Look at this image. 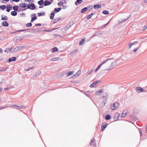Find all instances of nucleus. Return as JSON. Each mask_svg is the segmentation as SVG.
<instances>
[{
    "label": "nucleus",
    "instance_id": "1",
    "mask_svg": "<svg viewBox=\"0 0 147 147\" xmlns=\"http://www.w3.org/2000/svg\"><path fill=\"white\" fill-rule=\"evenodd\" d=\"M119 105V103L117 102H115L113 104L110 105V108L113 110H115L118 109Z\"/></svg>",
    "mask_w": 147,
    "mask_h": 147
},
{
    "label": "nucleus",
    "instance_id": "2",
    "mask_svg": "<svg viewBox=\"0 0 147 147\" xmlns=\"http://www.w3.org/2000/svg\"><path fill=\"white\" fill-rule=\"evenodd\" d=\"M50 1L47 0H45L44 2V6H47L49 5L53 2V0H49Z\"/></svg>",
    "mask_w": 147,
    "mask_h": 147
},
{
    "label": "nucleus",
    "instance_id": "3",
    "mask_svg": "<svg viewBox=\"0 0 147 147\" xmlns=\"http://www.w3.org/2000/svg\"><path fill=\"white\" fill-rule=\"evenodd\" d=\"M136 90L137 92L138 93H140L141 92H144L145 91L143 88L140 87H137Z\"/></svg>",
    "mask_w": 147,
    "mask_h": 147
},
{
    "label": "nucleus",
    "instance_id": "4",
    "mask_svg": "<svg viewBox=\"0 0 147 147\" xmlns=\"http://www.w3.org/2000/svg\"><path fill=\"white\" fill-rule=\"evenodd\" d=\"M101 82V81L100 80L95 81L90 85V87L91 88L94 87L95 85H97L98 83H100Z\"/></svg>",
    "mask_w": 147,
    "mask_h": 147
},
{
    "label": "nucleus",
    "instance_id": "5",
    "mask_svg": "<svg viewBox=\"0 0 147 147\" xmlns=\"http://www.w3.org/2000/svg\"><path fill=\"white\" fill-rule=\"evenodd\" d=\"M35 16L36 14L35 13H33L31 15V19L30 21L31 22H33L37 19V17L36 16Z\"/></svg>",
    "mask_w": 147,
    "mask_h": 147
},
{
    "label": "nucleus",
    "instance_id": "6",
    "mask_svg": "<svg viewBox=\"0 0 147 147\" xmlns=\"http://www.w3.org/2000/svg\"><path fill=\"white\" fill-rule=\"evenodd\" d=\"M107 126V123H106L104 122L102 123L101 125V130L103 131L105 129L106 127Z\"/></svg>",
    "mask_w": 147,
    "mask_h": 147
},
{
    "label": "nucleus",
    "instance_id": "7",
    "mask_svg": "<svg viewBox=\"0 0 147 147\" xmlns=\"http://www.w3.org/2000/svg\"><path fill=\"white\" fill-rule=\"evenodd\" d=\"M74 23V22L72 21L67 25L66 26V28H67V29L70 28Z\"/></svg>",
    "mask_w": 147,
    "mask_h": 147
},
{
    "label": "nucleus",
    "instance_id": "8",
    "mask_svg": "<svg viewBox=\"0 0 147 147\" xmlns=\"http://www.w3.org/2000/svg\"><path fill=\"white\" fill-rule=\"evenodd\" d=\"M119 116L120 114L119 113H115L114 117V120L115 121L117 120L118 117H119Z\"/></svg>",
    "mask_w": 147,
    "mask_h": 147
},
{
    "label": "nucleus",
    "instance_id": "9",
    "mask_svg": "<svg viewBox=\"0 0 147 147\" xmlns=\"http://www.w3.org/2000/svg\"><path fill=\"white\" fill-rule=\"evenodd\" d=\"M127 114V109L125 110L123 112L122 114L121 115V117H125Z\"/></svg>",
    "mask_w": 147,
    "mask_h": 147
},
{
    "label": "nucleus",
    "instance_id": "10",
    "mask_svg": "<svg viewBox=\"0 0 147 147\" xmlns=\"http://www.w3.org/2000/svg\"><path fill=\"white\" fill-rule=\"evenodd\" d=\"M16 58L15 57H13L12 58H9V59L7 62L10 63L12 61H14L16 60Z\"/></svg>",
    "mask_w": 147,
    "mask_h": 147
},
{
    "label": "nucleus",
    "instance_id": "11",
    "mask_svg": "<svg viewBox=\"0 0 147 147\" xmlns=\"http://www.w3.org/2000/svg\"><path fill=\"white\" fill-rule=\"evenodd\" d=\"M81 71L79 70L78 71V72L76 73L74 75L72 76V78H74L75 77V78L78 77L80 74Z\"/></svg>",
    "mask_w": 147,
    "mask_h": 147
},
{
    "label": "nucleus",
    "instance_id": "12",
    "mask_svg": "<svg viewBox=\"0 0 147 147\" xmlns=\"http://www.w3.org/2000/svg\"><path fill=\"white\" fill-rule=\"evenodd\" d=\"M25 47L26 46H21L19 47H17L14 48V49H16V51H18L19 50H20L23 48H25Z\"/></svg>",
    "mask_w": 147,
    "mask_h": 147
},
{
    "label": "nucleus",
    "instance_id": "13",
    "mask_svg": "<svg viewBox=\"0 0 147 147\" xmlns=\"http://www.w3.org/2000/svg\"><path fill=\"white\" fill-rule=\"evenodd\" d=\"M103 92V90L101 89L99 90H97L96 92H95V94L96 95H100V93Z\"/></svg>",
    "mask_w": 147,
    "mask_h": 147
},
{
    "label": "nucleus",
    "instance_id": "14",
    "mask_svg": "<svg viewBox=\"0 0 147 147\" xmlns=\"http://www.w3.org/2000/svg\"><path fill=\"white\" fill-rule=\"evenodd\" d=\"M2 25L4 26L7 27L8 26L9 24L6 21H5L2 22Z\"/></svg>",
    "mask_w": 147,
    "mask_h": 147
},
{
    "label": "nucleus",
    "instance_id": "15",
    "mask_svg": "<svg viewBox=\"0 0 147 147\" xmlns=\"http://www.w3.org/2000/svg\"><path fill=\"white\" fill-rule=\"evenodd\" d=\"M101 7V5L100 4H95L94 5V7L95 9L100 8Z\"/></svg>",
    "mask_w": 147,
    "mask_h": 147
},
{
    "label": "nucleus",
    "instance_id": "16",
    "mask_svg": "<svg viewBox=\"0 0 147 147\" xmlns=\"http://www.w3.org/2000/svg\"><path fill=\"white\" fill-rule=\"evenodd\" d=\"M28 5H30V9L34 10L35 8V6L34 3H31L30 5V4H28Z\"/></svg>",
    "mask_w": 147,
    "mask_h": 147
},
{
    "label": "nucleus",
    "instance_id": "17",
    "mask_svg": "<svg viewBox=\"0 0 147 147\" xmlns=\"http://www.w3.org/2000/svg\"><path fill=\"white\" fill-rule=\"evenodd\" d=\"M55 15V11H52L51 13V16H50V18L51 19H53L54 18Z\"/></svg>",
    "mask_w": 147,
    "mask_h": 147
},
{
    "label": "nucleus",
    "instance_id": "18",
    "mask_svg": "<svg viewBox=\"0 0 147 147\" xmlns=\"http://www.w3.org/2000/svg\"><path fill=\"white\" fill-rule=\"evenodd\" d=\"M85 38H83L80 41L79 43L80 45H83L84 43V42L85 41Z\"/></svg>",
    "mask_w": 147,
    "mask_h": 147
},
{
    "label": "nucleus",
    "instance_id": "19",
    "mask_svg": "<svg viewBox=\"0 0 147 147\" xmlns=\"http://www.w3.org/2000/svg\"><path fill=\"white\" fill-rule=\"evenodd\" d=\"M60 59V58L59 57H53L51 59V60L53 61H58Z\"/></svg>",
    "mask_w": 147,
    "mask_h": 147
},
{
    "label": "nucleus",
    "instance_id": "20",
    "mask_svg": "<svg viewBox=\"0 0 147 147\" xmlns=\"http://www.w3.org/2000/svg\"><path fill=\"white\" fill-rule=\"evenodd\" d=\"M38 4L40 5H44V2L43 0H40L38 2Z\"/></svg>",
    "mask_w": 147,
    "mask_h": 147
},
{
    "label": "nucleus",
    "instance_id": "21",
    "mask_svg": "<svg viewBox=\"0 0 147 147\" xmlns=\"http://www.w3.org/2000/svg\"><path fill=\"white\" fill-rule=\"evenodd\" d=\"M11 15L12 16H15L17 15V13L16 11H13L11 13Z\"/></svg>",
    "mask_w": 147,
    "mask_h": 147
},
{
    "label": "nucleus",
    "instance_id": "22",
    "mask_svg": "<svg viewBox=\"0 0 147 147\" xmlns=\"http://www.w3.org/2000/svg\"><path fill=\"white\" fill-rule=\"evenodd\" d=\"M88 10V8L87 7H85L83 8L81 10V12L82 13H83L84 12Z\"/></svg>",
    "mask_w": 147,
    "mask_h": 147
},
{
    "label": "nucleus",
    "instance_id": "23",
    "mask_svg": "<svg viewBox=\"0 0 147 147\" xmlns=\"http://www.w3.org/2000/svg\"><path fill=\"white\" fill-rule=\"evenodd\" d=\"M62 8L61 7H59L58 8H55L54 9L55 12L56 11L57 12H59L61 9Z\"/></svg>",
    "mask_w": 147,
    "mask_h": 147
},
{
    "label": "nucleus",
    "instance_id": "24",
    "mask_svg": "<svg viewBox=\"0 0 147 147\" xmlns=\"http://www.w3.org/2000/svg\"><path fill=\"white\" fill-rule=\"evenodd\" d=\"M74 73V71H70L69 73H67V77H69L70 75H72Z\"/></svg>",
    "mask_w": 147,
    "mask_h": 147
},
{
    "label": "nucleus",
    "instance_id": "25",
    "mask_svg": "<svg viewBox=\"0 0 147 147\" xmlns=\"http://www.w3.org/2000/svg\"><path fill=\"white\" fill-rule=\"evenodd\" d=\"M87 7L88 8V9L89 11H91L93 9V6L92 5L88 6Z\"/></svg>",
    "mask_w": 147,
    "mask_h": 147
},
{
    "label": "nucleus",
    "instance_id": "26",
    "mask_svg": "<svg viewBox=\"0 0 147 147\" xmlns=\"http://www.w3.org/2000/svg\"><path fill=\"white\" fill-rule=\"evenodd\" d=\"M26 3H20V6L22 7V8H25L26 6Z\"/></svg>",
    "mask_w": 147,
    "mask_h": 147
},
{
    "label": "nucleus",
    "instance_id": "27",
    "mask_svg": "<svg viewBox=\"0 0 147 147\" xmlns=\"http://www.w3.org/2000/svg\"><path fill=\"white\" fill-rule=\"evenodd\" d=\"M111 116L109 115H107L105 116V119L107 120H109L111 118Z\"/></svg>",
    "mask_w": 147,
    "mask_h": 147
},
{
    "label": "nucleus",
    "instance_id": "28",
    "mask_svg": "<svg viewBox=\"0 0 147 147\" xmlns=\"http://www.w3.org/2000/svg\"><path fill=\"white\" fill-rule=\"evenodd\" d=\"M13 9L15 11H17L18 9V7L16 5L14 6L13 7Z\"/></svg>",
    "mask_w": 147,
    "mask_h": 147
},
{
    "label": "nucleus",
    "instance_id": "29",
    "mask_svg": "<svg viewBox=\"0 0 147 147\" xmlns=\"http://www.w3.org/2000/svg\"><path fill=\"white\" fill-rule=\"evenodd\" d=\"M3 15H2V16H1V20H8L7 17L6 16H4V17H3Z\"/></svg>",
    "mask_w": 147,
    "mask_h": 147
},
{
    "label": "nucleus",
    "instance_id": "30",
    "mask_svg": "<svg viewBox=\"0 0 147 147\" xmlns=\"http://www.w3.org/2000/svg\"><path fill=\"white\" fill-rule=\"evenodd\" d=\"M40 74V71H37L36 72V73L35 74H34V77H36L38 75Z\"/></svg>",
    "mask_w": 147,
    "mask_h": 147
},
{
    "label": "nucleus",
    "instance_id": "31",
    "mask_svg": "<svg viewBox=\"0 0 147 147\" xmlns=\"http://www.w3.org/2000/svg\"><path fill=\"white\" fill-rule=\"evenodd\" d=\"M102 13L104 14L107 15L109 13V12L108 11L104 10L102 11Z\"/></svg>",
    "mask_w": 147,
    "mask_h": 147
},
{
    "label": "nucleus",
    "instance_id": "32",
    "mask_svg": "<svg viewBox=\"0 0 147 147\" xmlns=\"http://www.w3.org/2000/svg\"><path fill=\"white\" fill-rule=\"evenodd\" d=\"M58 49L57 47H54L53 48V52H56L58 51Z\"/></svg>",
    "mask_w": 147,
    "mask_h": 147
},
{
    "label": "nucleus",
    "instance_id": "33",
    "mask_svg": "<svg viewBox=\"0 0 147 147\" xmlns=\"http://www.w3.org/2000/svg\"><path fill=\"white\" fill-rule=\"evenodd\" d=\"M63 4V3L61 1L57 3V5L58 6H62Z\"/></svg>",
    "mask_w": 147,
    "mask_h": 147
},
{
    "label": "nucleus",
    "instance_id": "34",
    "mask_svg": "<svg viewBox=\"0 0 147 147\" xmlns=\"http://www.w3.org/2000/svg\"><path fill=\"white\" fill-rule=\"evenodd\" d=\"M26 27H30L32 26V24L31 23H28L26 24Z\"/></svg>",
    "mask_w": 147,
    "mask_h": 147
},
{
    "label": "nucleus",
    "instance_id": "35",
    "mask_svg": "<svg viewBox=\"0 0 147 147\" xmlns=\"http://www.w3.org/2000/svg\"><path fill=\"white\" fill-rule=\"evenodd\" d=\"M84 94L88 97H90V95L89 94V92L88 91H86L84 92Z\"/></svg>",
    "mask_w": 147,
    "mask_h": 147
},
{
    "label": "nucleus",
    "instance_id": "36",
    "mask_svg": "<svg viewBox=\"0 0 147 147\" xmlns=\"http://www.w3.org/2000/svg\"><path fill=\"white\" fill-rule=\"evenodd\" d=\"M97 36H98L102 34V33L101 31H98L96 32Z\"/></svg>",
    "mask_w": 147,
    "mask_h": 147
},
{
    "label": "nucleus",
    "instance_id": "37",
    "mask_svg": "<svg viewBox=\"0 0 147 147\" xmlns=\"http://www.w3.org/2000/svg\"><path fill=\"white\" fill-rule=\"evenodd\" d=\"M6 8V6L5 5H2L0 6V8L2 9H4Z\"/></svg>",
    "mask_w": 147,
    "mask_h": 147
},
{
    "label": "nucleus",
    "instance_id": "38",
    "mask_svg": "<svg viewBox=\"0 0 147 147\" xmlns=\"http://www.w3.org/2000/svg\"><path fill=\"white\" fill-rule=\"evenodd\" d=\"M45 13V12L44 11H43L42 13H38L37 14H38V16L39 17H40V16H42L43 15H44Z\"/></svg>",
    "mask_w": 147,
    "mask_h": 147
},
{
    "label": "nucleus",
    "instance_id": "39",
    "mask_svg": "<svg viewBox=\"0 0 147 147\" xmlns=\"http://www.w3.org/2000/svg\"><path fill=\"white\" fill-rule=\"evenodd\" d=\"M108 61V60H105L104 62H102L100 63V64L99 65H100V66H101L105 63L106 62H107Z\"/></svg>",
    "mask_w": 147,
    "mask_h": 147
},
{
    "label": "nucleus",
    "instance_id": "40",
    "mask_svg": "<svg viewBox=\"0 0 147 147\" xmlns=\"http://www.w3.org/2000/svg\"><path fill=\"white\" fill-rule=\"evenodd\" d=\"M101 67L100 66V65H99L98 67H97V68L95 70V72H97L98 70L100 68V67Z\"/></svg>",
    "mask_w": 147,
    "mask_h": 147
},
{
    "label": "nucleus",
    "instance_id": "41",
    "mask_svg": "<svg viewBox=\"0 0 147 147\" xmlns=\"http://www.w3.org/2000/svg\"><path fill=\"white\" fill-rule=\"evenodd\" d=\"M106 100H104L101 104H100V105L101 104H102L103 105V106H105V104H106Z\"/></svg>",
    "mask_w": 147,
    "mask_h": 147
},
{
    "label": "nucleus",
    "instance_id": "42",
    "mask_svg": "<svg viewBox=\"0 0 147 147\" xmlns=\"http://www.w3.org/2000/svg\"><path fill=\"white\" fill-rule=\"evenodd\" d=\"M7 7H8V8H9V9H10V10H11L12 9V6L11 5H9V4H8V5H7Z\"/></svg>",
    "mask_w": 147,
    "mask_h": 147
},
{
    "label": "nucleus",
    "instance_id": "43",
    "mask_svg": "<svg viewBox=\"0 0 147 147\" xmlns=\"http://www.w3.org/2000/svg\"><path fill=\"white\" fill-rule=\"evenodd\" d=\"M116 61H114L113 62L111 63V65L113 67L114 66L116 65Z\"/></svg>",
    "mask_w": 147,
    "mask_h": 147
},
{
    "label": "nucleus",
    "instance_id": "44",
    "mask_svg": "<svg viewBox=\"0 0 147 147\" xmlns=\"http://www.w3.org/2000/svg\"><path fill=\"white\" fill-rule=\"evenodd\" d=\"M76 1L79 4H80L82 3V0H77Z\"/></svg>",
    "mask_w": 147,
    "mask_h": 147
},
{
    "label": "nucleus",
    "instance_id": "45",
    "mask_svg": "<svg viewBox=\"0 0 147 147\" xmlns=\"http://www.w3.org/2000/svg\"><path fill=\"white\" fill-rule=\"evenodd\" d=\"M8 68V67H7V68H3L1 70V71H6Z\"/></svg>",
    "mask_w": 147,
    "mask_h": 147
},
{
    "label": "nucleus",
    "instance_id": "46",
    "mask_svg": "<svg viewBox=\"0 0 147 147\" xmlns=\"http://www.w3.org/2000/svg\"><path fill=\"white\" fill-rule=\"evenodd\" d=\"M67 7V6L66 5H62V7L64 9L66 8Z\"/></svg>",
    "mask_w": 147,
    "mask_h": 147
},
{
    "label": "nucleus",
    "instance_id": "47",
    "mask_svg": "<svg viewBox=\"0 0 147 147\" xmlns=\"http://www.w3.org/2000/svg\"><path fill=\"white\" fill-rule=\"evenodd\" d=\"M60 18H57L54 19V20L55 21H56L57 22L58 21L60 20Z\"/></svg>",
    "mask_w": 147,
    "mask_h": 147
},
{
    "label": "nucleus",
    "instance_id": "48",
    "mask_svg": "<svg viewBox=\"0 0 147 147\" xmlns=\"http://www.w3.org/2000/svg\"><path fill=\"white\" fill-rule=\"evenodd\" d=\"M28 30H29V29L22 30H17V32H24V31H25Z\"/></svg>",
    "mask_w": 147,
    "mask_h": 147
},
{
    "label": "nucleus",
    "instance_id": "49",
    "mask_svg": "<svg viewBox=\"0 0 147 147\" xmlns=\"http://www.w3.org/2000/svg\"><path fill=\"white\" fill-rule=\"evenodd\" d=\"M94 138H93V139L92 140L91 142H90V144H92V142L94 143Z\"/></svg>",
    "mask_w": 147,
    "mask_h": 147
},
{
    "label": "nucleus",
    "instance_id": "50",
    "mask_svg": "<svg viewBox=\"0 0 147 147\" xmlns=\"http://www.w3.org/2000/svg\"><path fill=\"white\" fill-rule=\"evenodd\" d=\"M41 25V24L40 23H39L38 24H35V26H40Z\"/></svg>",
    "mask_w": 147,
    "mask_h": 147
},
{
    "label": "nucleus",
    "instance_id": "51",
    "mask_svg": "<svg viewBox=\"0 0 147 147\" xmlns=\"http://www.w3.org/2000/svg\"><path fill=\"white\" fill-rule=\"evenodd\" d=\"M92 16L90 15V14L88 15L87 17V19L88 20H89L92 17Z\"/></svg>",
    "mask_w": 147,
    "mask_h": 147
},
{
    "label": "nucleus",
    "instance_id": "52",
    "mask_svg": "<svg viewBox=\"0 0 147 147\" xmlns=\"http://www.w3.org/2000/svg\"><path fill=\"white\" fill-rule=\"evenodd\" d=\"M6 11H7V12H9L10 10V9H9V8H8V7H7V6H6Z\"/></svg>",
    "mask_w": 147,
    "mask_h": 147
},
{
    "label": "nucleus",
    "instance_id": "53",
    "mask_svg": "<svg viewBox=\"0 0 147 147\" xmlns=\"http://www.w3.org/2000/svg\"><path fill=\"white\" fill-rule=\"evenodd\" d=\"M113 66L111 65V66L109 67V69H105V70L106 71V70H110V69H111L113 68Z\"/></svg>",
    "mask_w": 147,
    "mask_h": 147
},
{
    "label": "nucleus",
    "instance_id": "54",
    "mask_svg": "<svg viewBox=\"0 0 147 147\" xmlns=\"http://www.w3.org/2000/svg\"><path fill=\"white\" fill-rule=\"evenodd\" d=\"M146 26L147 25H145V26H144V27L143 28V31H144L147 28V26Z\"/></svg>",
    "mask_w": 147,
    "mask_h": 147
},
{
    "label": "nucleus",
    "instance_id": "55",
    "mask_svg": "<svg viewBox=\"0 0 147 147\" xmlns=\"http://www.w3.org/2000/svg\"><path fill=\"white\" fill-rule=\"evenodd\" d=\"M139 47H137L136 49H134V52H136L138 49L139 48Z\"/></svg>",
    "mask_w": 147,
    "mask_h": 147
},
{
    "label": "nucleus",
    "instance_id": "56",
    "mask_svg": "<svg viewBox=\"0 0 147 147\" xmlns=\"http://www.w3.org/2000/svg\"><path fill=\"white\" fill-rule=\"evenodd\" d=\"M132 45V43L131 42L128 44V47L129 46V48H130Z\"/></svg>",
    "mask_w": 147,
    "mask_h": 147
},
{
    "label": "nucleus",
    "instance_id": "57",
    "mask_svg": "<svg viewBox=\"0 0 147 147\" xmlns=\"http://www.w3.org/2000/svg\"><path fill=\"white\" fill-rule=\"evenodd\" d=\"M15 48H14L13 47L12 48V51L11 52V53H13L14 51H15V50L16 49H14Z\"/></svg>",
    "mask_w": 147,
    "mask_h": 147
},
{
    "label": "nucleus",
    "instance_id": "58",
    "mask_svg": "<svg viewBox=\"0 0 147 147\" xmlns=\"http://www.w3.org/2000/svg\"><path fill=\"white\" fill-rule=\"evenodd\" d=\"M15 48H14L13 47L12 48V51L11 52V53H13L14 51H15V50L16 49H14Z\"/></svg>",
    "mask_w": 147,
    "mask_h": 147
},
{
    "label": "nucleus",
    "instance_id": "59",
    "mask_svg": "<svg viewBox=\"0 0 147 147\" xmlns=\"http://www.w3.org/2000/svg\"><path fill=\"white\" fill-rule=\"evenodd\" d=\"M109 21L107 23L103 25V27H106V26L109 23Z\"/></svg>",
    "mask_w": 147,
    "mask_h": 147
},
{
    "label": "nucleus",
    "instance_id": "60",
    "mask_svg": "<svg viewBox=\"0 0 147 147\" xmlns=\"http://www.w3.org/2000/svg\"><path fill=\"white\" fill-rule=\"evenodd\" d=\"M10 89L9 87H6L4 88L5 90H9Z\"/></svg>",
    "mask_w": 147,
    "mask_h": 147
},
{
    "label": "nucleus",
    "instance_id": "61",
    "mask_svg": "<svg viewBox=\"0 0 147 147\" xmlns=\"http://www.w3.org/2000/svg\"><path fill=\"white\" fill-rule=\"evenodd\" d=\"M128 18H127V19H123V20H122L121 21V22H125V21H126L128 19Z\"/></svg>",
    "mask_w": 147,
    "mask_h": 147
},
{
    "label": "nucleus",
    "instance_id": "62",
    "mask_svg": "<svg viewBox=\"0 0 147 147\" xmlns=\"http://www.w3.org/2000/svg\"><path fill=\"white\" fill-rule=\"evenodd\" d=\"M17 32H17V30H16L15 31H13L11 32V34H15Z\"/></svg>",
    "mask_w": 147,
    "mask_h": 147
},
{
    "label": "nucleus",
    "instance_id": "63",
    "mask_svg": "<svg viewBox=\"0 0 147 147\" xmlns=\"http://www.w3.org/2000/svg\"><path fill=\"white\" fill-rule=\"evenodd\" d=\"M137 43V41H135V42H131V43H132V45H135V44H136Z\"/></svg>",
    "mask_w": 147,
    "mask_h": 147
},
{
    "label": "nucleus",
    "instance_id": "64",
    "mask_svg": "<svg viewBox=\"0 0 147 147\" xmlns=\"http://www.w3.org/2000/svg\"><path fill=\"white\" fill-rule=\"evenodd\" d=\"M19 108L24 109L25 108V107L23 106H20Z\"/></svg>",
    "mask_w": 147,
    "mask_h": 147
}]
</instances>
